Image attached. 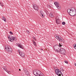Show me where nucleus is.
Wrapping results in <instances>:
<instances>
[{
    "label": "nucleus",
    "mask_w": 76,
    "mask_h": 76,
    "mask_svg": "<svg viewBox=\"0 0 76 76\" xmlns=\"http://www.w3.org/2000/svg\"><path fill=\"white\" fill-rule=\"evenodd\" d=\"M67 12L69 15L71 16H74L76 15V9L74 7H72L71 10L68 9Z\"/></svg>",
    "instance_id": "1"
},
{
    "label": "nucleus",
    "mask_w": 76,
    "mask_h": 76,
    "mask_svg": "<svg viewBox=\"0 0 76 76\" xmlns=\"http://www.w3.org/2000/svg\"><path fill=\"white\" fill-rule=\"evenodd\" d=\"M5 49L6 52L9 54H11L13 50L12 49L9 45H6L5 46Z\"/></svg>",
    "instance_id": "2"
},
{
    "label": "nucleus",
    "mask_w": 76,
    "mask_h": 76,
    "mask_svg": "<svg viewBox=\"0 0 76 76\" xmlns=\"http://www.w3.org/2000/svg\"><path fill=\"white\" fill-rule=\"evenodd\" d=\"M53 48L55 50L57 51L58 53H60V50L61 48L59 46V45H55L53 47Z\"/></svg>",
    "instance_id": "3"
},
{
    "label": "nucleus",
    "mask_w": 76,
    "mask_h": 76,
    "mask_svg": "<svg viewBox=\"0 0 76 76\" xmlns=\"http://www.w3.org/2000/svg\"><path fill=\"white\" fill-rule=\"evenodd\" d=\"M8 39H9V40L11 42H13V41H14V40L15 39V37H13L12 35H9L8 37Z\"/></svg>",
    "instance_id": "4"
},
{
    "label": "nucleus",
    "mask_w": 76,
    "mask_h": 76,
    "mask_svg": "<svg viewBox=\"0 0 76 76\" xmlns=\"http://www.w3.org/2000/svg\"><path fill=\"white\" fill-rule=\"evenodd\" d=\"M54 4L56 6L58 9L59 10H60V9H61V7L59 6L58 2L57 1L54 2Z\"/></svg>",
    "instance_id": "5"
},
{
    "label": "nucleus",
    "mask_w": 76,
    "mask_h": 76,
    "mask_svg": "<svg viewBox=\"0 0 76 76\" xmlns=\"http://www.w3.org/2000/svg\"><path fill=\"white\" fill-rule=\"evenodd\" d=\"M59 53H61V54H64L65 55L66 54V51L63 48H61L59 50Z\"/></svg>",
    "instance_id": "6"
},
{
    "label": "nucleus",
    "mask_w": 76,
    "mask_h": 76,
    "mask_svg": "<svg viewBox=\"0 0 76 76\" xmlns=\"http://www.w3.org/2000/svg\"><path fill=\"white\" fill-rule=\"evenodd\" d=\"M56 20L57 24H60L61 22L60 21V19L57 18H56Z\"/></svg>",
    "instance_id": "7"
},
{
    "label": "nucleus",
    "mask_w": 76,
    "mask_h": 76,
    "mask_svg": "<svg viewBox=\"0 0 76 76\" xmlns=\"http://www.w3.org/2000/svg\"><path fill=\"white\" fill-rule=\"evenodd\" d=\"M58 41H59L60 42H64V40L63 38L61 37H59L58 39Z\"/></svg>",
    "instance_id": "8"
},
{
    "label": "nucleus",
    "mask_w": 76,
    "mask_h": 76,
    "mask_svg": "<svg viewBox=\"0 0 76 76\" xmlns=\"http://www.w3.org/2000/svg\"><path fill=\"white\" fill-rule=\"evenodd\" d=\"M58 72H56V75H57L58 76H63V73H62V72H61V71H60L59 72H58Z\"/></svg>",
    "instance_id": "9"
},
{
    "label": "nucleus",
    "mask_w": 76,
    "mask_h": 76,
    "mask_svg": "<svg viewBox=\"0 0 76 76\" xmlns=\"http://www.w3.org/2000/svg\"><path fill=\"white\" fill-rule=\"evenodd\" d=\"M34 8L35 10H38V9H39V8L38 7V6L35 5H33Z\"/></svg>",
    "instance_id": "10"
},
{
    "label": "nucleus",
    "mask_w": 76,
    "mask_h": 76,
    "mask_svg": "<svg viewBox=\"0 0 76 76\" xmlns=\"http://www.w3.org/2000/svg\"><path fill=\"white\" fill-rule=\"evenodd\" d=\"M40 15H41L43 17H44V12L41 10L40 11Z\"/></svg>",
    "instance_id": "11"
},
{
    "label": "nucleus",
    "mask_w": 76,
    "mask_h": 76,
    "mask_svg": "<svg viewBox=\"0 0 76 76\" xmlns=\"http://www.w3.org/2000/svg\"><path fill=\"white\" fill-rule=\"evenodd\" d=\"M18 47L20 48H22V49H23V47L22 45H21L20 44H18Z\"/></svg>",
    "instance_id": "12"
},
{
    "label": "nucleus",
    "mask_w": 76,
    "mask_h": 76,
    "mask_svg": "<svg viewBox=\"0 0 76 76\" xmlns=\"http://www.w3.org/2000/svg\"><path fill=\"white\" fill-rule=\"evenodd\" d=\"M20 55L22 57H25V54L22 53H20Z\"/></svg>",
    "instance_id": "13"
},
{
    "label": "nucleus",
    "mask_w": 76,
    "mask_h": 76,
    "mask_svg": "<svg viewBox=\"0 0 76 76\" xmlns=\"http://www.w3.org/2000/svg\"><path fill=\"white\" fill-rule=\"evenodd\" d=\"M33 73L35 76H37V71H35V70H34L33 71Z\"/></svg>",
    "instance_id": "14"
},
{
    "label": "nucleus",
    "mask_w": 76,
    "mask_h": 76,
    "mask_svg": "<svg viewBox=\"0 0 76 76\" xmlns=\"http://www.w3.org/2000/svg\"><path fill=\"white\" fill-rule=\"evenodd\" d=\"M49 16L50 18H53L54 17V15H53V14L51 12L50 13Z\"/></svg>",
    "instance_id": "15"
},
{
    "label": "nucleus",
    "mask_w": 76,
    "mask_h": 76,
    "mask_svg": "<svg viewBox=\"0 0 76 76\" xmlns=\"http://www.w3.org/2000/svg\"><path fill=\"white\" fill-rule=\"evenodd\" d=\"M55 38H56V39H58V40L60 37H58V35H55Z\"/></svg>",
    "instance_id": "16"
},
{
    "label": "nucleus",
    "mask_w": 76,
    "mask_h": 76,
    "mask_svg": "<svg viewBox=\"0 0 76 76\" xmlns=\"http://www.w3.org/2000/svg\"><path fill=\"white\" fill-rule=\"evenodd\" d=\"M2 68L4 70H7V67L6 66L3 67Z\"/></svg>",
    "instance_id": "17"
},
{
    "label": "nucleus",
    "mask_w": 76,
    "mask_h": 76,
    "mask_svg": "<svg viewBox=\"0 0 76 76\" xmlns=\"http://www.w3.org/2000/svg\"><path fill=\"white\" fill-rule=\"evenodd\" d=\"M60 70H59L58 69H56V70H55V73H56V72H57V73H58V72H60Z\"/></svg>",
    "instance_id": "18"
},
{
    "label": "nucleus",
    "mask_w": 76,
    "mask_h": 76,
    "mask_svg": "<svg viewBox=\"0 0 76 76\" xmlns=\"http://www.w3.org/2000/svg\"><path fill=\"white\" fill-rule=\"evenodd\" d=\"M2 19L4 21V22H6V18H4V17H3L2 18Z\"/></svg>",
    "instance_id": "19"
},
{
    "label": "nucleus",
    "mask_w": 76,
    "mask_h": 76,
    "mask_svg": "<svg viewBox=\"0 0 76 76\" xmlns=\"http://www.w3.org/2000/svg\"><path fill=\"white\" fill-rule=\"evenodd\" d=\"M73 46L74 47V48L76 49V44H74L73 45Z\"/></svg>",
    "instance_id": "20"
},
{
    "label": "nucleus",
    "mask_w": 76,
    "mask_h": 76,
    "mask_svg": "<svg viewBox=\"0 0 76 76\" xmlns=\"http://www.w3.org/2000/svg\"><path fill=\"white\" fill-rule=\"evenodd\" d=\"M0 5L2 7L4 5H3V3L1 2H0Z\"/></svg>",
    "instance_id": "21"
},
{
    "label": "nucleus",
    "mask_w": 76,
    "mask_h": 76,
    "mask_svg": "<svg viewBox=\"0 0 76 76\" xmlns=\"http://www.w3.org/2000/svg\"><path fill=\"white\" fill-rule=\"evenodd\" d=\"M33 44L34 45H37L36 44V42H35L34 41V40H33Z\"/></svg>",
    "instance_id": "22"
},
{
    "label": "nucleus",
    "mask_w": 76,
    "mask_h": 76,
    "mask_svg": "<svg viewBox=\"0 0 76 76\" xmlns=\"http://www.w3.org/2000/svg\"><path fill=\"white\" fill-rule=\"evenodd\" d=\"M25 73L27 75H29V72H28V71L27 72H26Z\"/></svg>",
    "instance_id": "23"
},
{
    "label": "nucleus",
    "mask_w": 76,
    "mask_h": 76,
    "mask_svg": "<svg viewBox=\"0 0 76 76\" xmlns=\"http://www.w3.org/2000/svg\"><path fill=\"white\" fill-rule=\"evenodd\" d=\"M62 24L63 25H64L66 24V23L65 22H63L62 23Z\"/></svg>",
    "instance_id": "24"
},
{
    "label": "nucleus",
    "mask_w": 76,
    "mask_h": 76,
    "mask_svg": "<svg viewBox=\"0 0 76 76\" xmlns=\"http://www.w3.org/2000/svg\"><path fill=\"white\" fill-rule=\"evenodd\" d=\"M61 44H60V43L59 44V46L60 47H62V46H63V45H62V44L61 43Z\"/></svg>",
    "instance_id": "25"
},
{
    "label": "nucleus",
    "mask_w": 76,
    "mask_h": 76,
    "mask_svg": "<svg viewBox=\"0 0 76 76\" xmlns=\"http://www.w3.org/2000/svg\"><path fill=\"white\" fill-rule=\"evenodd\" d=\"M18 51L19 53V54H20V53H21V52H20V50H18Z\"/></svg>",
    "instance_id": "26"
},
{
    "label": "nucleus",
    "mask_w": 76,
    "mask_h": 76,
    "mask_svg": "<svg viewBox=\"0 0 76 76\" xmlns=\"http://www.w3.org/2000/svg\"><path fill=\"white\" fill-rule=\"evenodd\" d=\"M47 7H49V8H50L51 7V6H50V5H47Z\"/></svg>",
    "instance_id": "27"
},
{
    "label": "nucleus",
    "mask_w": 76,
    "mask_h": 76,
    "mask_svg": "<svg viewBox=\"0 0 76 76\" xmlns=\"http://www.w3.org/2000/svg\"><path fill=\"white\" fill-rule=\"evenodd\" d=\"M24 72H25L26 73V72H27L28 71L27 70H26V69H25L24 70Z\"/></svg>",
    "instance_id": "28"
},
{
    "label": "nucleus",
    "mask_w": 76,
    "mask_h": 76,
    "mask_svg": "<svg viewBox=\"0 0 76 76\" xmlns=\"http://www.w3.org/2000/svg\"><path fill=\"white\" fill-rule=\"evenodd\" d=\"M64 62L65 63H66V64H68V61H64Z\"/></svg>",
    "instance_id": "29"
},
{
    "label": "nucleus",
    "mask_w": 76,
    "mask_h": 76,
    "mask_svg": "<svg viewBox=\"0 0 76 76\" xmlns=\"http://www.w3.org/2000/svg\"><path fill=\"white\" fill-rule=\"evenodd\" d=\"M10 33L11 35H13V33H12V32L11 31H10Z\"/></svg>",
    "instance_id": "30"
},
{
    "label": "nucleus",
    "mask_w": 76,
    "mask_h": 76,
    "mask_svg": "<svg viewBox=\"0 0 76 76\" xmlns=\"http://www.w3.org/2000/svg\"><path fill=\"white\" fill-rule=\"evenodd\" d=\"M27 32L28 34H29V31L28 30H27Z\"/></svg>",
    "instance_id": "31"
},
{
    "label": "nucleus",
    "mask_w": 76,
    "mask_h": 76,
    "mask_svg": "<svg viewBox=\"0 0 76 76\" xmlns=\"http://www.w3.org/2000/svg\"><path fill=\"white\" fill-rule=\"evenodd\" d=\"M6 72H7V73H8V74H10V73H9V72H8V70H6Z\"/></svg>",
    "instance_id": "32"
},
{
    "label": "nucleus",
    "mask_w": 76,
    "mask_h": 76,
    "mask_svg": "<svg viewBox=\"0 0 76 76\" xmlns=\"http://www.w3.org/2000/svg\"><path fill=\"white\" fill-rule=\"evenodd\" d=\"M32 37L33 39H35V37L34 36H33Z\"/></svg>",
    "instance_id": "33"
},
{
    "label": "nucleus",
    "mask_w": 76,
    "mask_h": 76,
    "mask_svg": "<svg viewBox=\"0 0 76 76\" xmlns=\"http://www.w3.org/2000/svg\"><path fill=\"white\" fill-rule=\"evenodd\" d=\"M62 71H63V72L64 71V70L62 69L61 70Z\"/></svg>",
    "instance_id": "34"
},
{
    "label": "nucleus",
    "mask_w": 76,
    "mask_h": 76,
    "mask_svg": "<svg viewBox=\"0 0 76 76\" xmlns=\"http://www.w3.org/2000/svg\"><path fill=\"white\" fill-rule=\"evenodd\" d=\"M50 1H53V0H49Z\"/></svg>",
    "instance_id": "35"
},
{
    "label": "nucleus",
    "mask_w": 76,
    "mask_h": 76,
    "mask_svg": "<svg viewBox=\"0 0 76 76\" xmlns=\"http://www.w3.org/2000/svg\"><path fill=\"white\" fill-rule=\"evenodd\" d=\"M75 66H76V63H75Z\"/></svg>",
    "instance_id": "36"
},
{
    "label": "nucleus",
    "mask_w": 76,
    "mask_h": 76,
    "mask_svg": "<svg viewBox=\"0 0 76 76\" xmlns=\"http://www.w3.org/2000/svg\"><path fill=\"white\" fill-rule=\"evenodd\" d=\"M41 51H42V50H42V49H41Z\"/></svg>",
    "instance_id": "37"
},
{
    "label": "nucleus",
    "mask_w": 76,
    "mask_h": 76,
    "mask_svg": "<svg viewBox=\"0 0 76 76\" xmlns=\"http://www.w3.org/2000/svg\"><path fill=\"white\" fill-rule=\"evenodd\" d=\"M8 73H10V71H8Z\"/></svg>",
    "instance_id": "38"
},
{
    "label": "nucleus",
    "mask_w": 76,
    "mask_h": 76,
    "mask_svg": "<svg viewBox=\"0 0 76 76\" xmlns=\"http://www.w3.org/2000/svg\"><path fill=\"white\" fill-rule=\"evenodd\" d=\"M34 40H35V41H36L37 40V39H35H35H34Z\"/></svg>",
    "instance_id": "39"
},
{
    "label": "nucleus",
    "mask_w": 76,
    "mask_h": 76,
    "mask_svg": "<svg viewBox=\"0 0 76 76\" xmlns=\"http://www.w3.org/2000/svg\"><path fill=\"white\" fill-rule=\"evenodd\" d=\"M19 71H20L21 70L20 69H19Z\"/></svg>",
    "instance_id": "40"
},
{
    "label": "nucleus",
    "mask_w": 76,
    "mask_h": 76,
    "mask_svg": "<svg viewBox=\"0 0 76 76\" xmlns=\"http://www.w3.org/2000/svg\"><path fill=\"white\" fill-rule=\"evenodd\" d=\"M60 74V73H59V74Z\"/></svg>",
    "instance_id": "41"
}]
</instances>
